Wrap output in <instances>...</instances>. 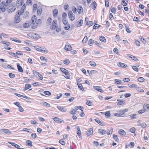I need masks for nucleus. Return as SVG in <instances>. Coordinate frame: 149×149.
Here are the masks:
<instances>
[{"label":"nucleus","mask_w":149,"mask_h":149,"mask_svg":"<svg viewBox=\"0 0 149 149\" xmlns=\"http://www.w3.org/2000/svg\"><path fill=\"white\" fill-rule=\"evenodd\" d=\"M99 38L100 40L101 41L104 42H106V39L104 36H101Z\"/></svg>","instance_id":"nucleus-17"},{"label":"nucleus","mask_w":149,"mask_h":149,"mask_svg":"<svg viewBox=\"0 0 149 149\" xmlns=\"http://www.w3.org/2000/svg\"><path fill=\"white\" fill-rule=\"evenodd\" d=\"M83 23V20L81 19H80L78 21V24L77 25V26L78 27L80 26H82V24Z\"/></svg>","instance_id":"nucleus-24"},{"label":"nucleus","mask_w":149,"mask_h":149,"mask_svg":"<svg viewBox=\"0 0 149 149\" xmlns=\"http://www.w3.org/2000/svg\"><path fill=\"white\" fill-rule=\"evenodd\" d=\"M57 21L56 19L54 20L52 24V25L50 27V28L51 29H55L57 28Z\"/></svg>","instance_id":"nucleus-4"},{"label":"nucleus","mask_w":149,"mask_h":149,"mask_svg":"<svg viewBox=\"0 0 149 149\" xmlns=\"http://www.w3.org/2000/svg\"><path fill=\"white\" fill-rule=\"evenodd\" d=\"M137 115L136 114H133L130 115V118L132 119H134L136 118V116Z\"/></svg>","instance_id":"nucleus-34"},{"label":"nucleus","mask_w":149,"mask_h":149,"mask_svg":"<svg viewBox=\"0 0 149 149\" xmlns=\"http://www.w3.org/2000/svg\"><path fill=\"white\" fill-rule=\"evenodd\" d=\"M19 107V110L21 112H22L24 111V109L22 108L21 106L20 105L18 107Z\"/></svg>","instance_id":"nucleus-63"},{"label":"nucleus","mask_w":149,"mask_h":149,"mask_svg":"<svg viewBox=\"0 0 149 149\" xmlns=\"http://www.w3.org/2000/svg\"><path fill=\"white\" fill-rule=\"evenodd\" d=\"M111 12L112 13L115 14L116 13V10L114 7H113L111 10Z\"/></svg>","instance_id":"nucleus-60"},{"label":"nucleus","mask_w":149,"mask_h":149,"mask_svg":"<svg viewBox=\"0 0 149 149\" xmlns=\"http://www.w3.org/2000/svg\"><path fill=\"white\" fill-rule=\"evenodd\" d=\"M94 40L92 39H90L88 41V45L89 46H91L93 43L94 42Z\"/></svg>","instance_id":"nucleus-39"},{"label":"nucleus","mask_w":149,"mask_h":149,"mask_svg":"<svg viewBox=\"0 0 149 149\" xmlns=\"http://www.w3.org/2000/svg\"><path fill=\"white\" fill-rule=\"evenodd\" d=\"M105 2L106 6L108 7L109 6V2L108 0H105Z\"/></svg>","instance_id":"nucleus-56"},{"label":"nucleus","mask_w":149,"mask_h":149,"mask_svg":"<svg viewBox=\"0 0 149 149\" xmlns=\"http://www.w3.org/2000/svg\"><path fill=\"white\" fill-rule=\"evenodd\" d=\"M22 12H20L19 10L18 11L17 13L16 14L15 17L14 22L15 23H18L20 22L21 20L20 16L21 15H22Z\"/></svg>","instance_id":"nucleus-2"},{"label":"nucleus","mask_w":149,"mask_h":149,"mask_svg":"<svg viewBox=\"0 0 149 149\" xmlns=\"http://www.w3.org/2000/svg\"><path fill=\"white\" fill-rule=\"evenodd\" d=\"M31 87L30 84H26L25 86V88L24 89V90L25 91L26 89H28Z\"/></svg>","instance_id":"nucleus-28"},{"label":"nucleus","mask_w":149,"mask_h":149,"mask_svg":"<svg viewBox=\"0 0 149 149\" xmlns=\"http://www.w3.org/2000/svg\"><path fill=\"white\" fill-rule=\"evenodd\" d=\"M8 143L11 144L12 146H14L15 148H17V149H18L19 148H20V146L18 145L15 144L14 143H13L11 142H8Z\"/></svg>","instance_id":"nucleus-15"},{"label":"nucleus","mask_w":149,"mask_h":149,"mask_svg":"<svg viewBox=\"0 0 149 149\" xmlns=\"http://www.w3.org/2000/svg\"><path fill=\"white\" fill-rule=\"evenodd\" d=\"M38 47L34 46V47L36 49V50L38 51H44L45 52V50H42L41 47L38 48Z\"/></svg>","instance_id":"nucleus-27"},{"label":"nucleus","mask_w":149,"mask_h":149,"mask_svg":"<svg viewBox=\"0 0 149 149\" xmlns=\"http://www.w3.org/2000/svg\"><path fill=\"white\" fill-rule=\"evenodd\" d=\"M33 73L35 75L37 76V75L38 76L40 75V76H41V75L38 72L35 71L34 72L33 70Z\"/></svg>","instance_id":"nucleus-54"},{"label":"nucleus","mask_w":149,"mask_h":149,"mask_svg":"<svg viewBox=\"0 0 149 149\" xmlns=\"http://www.w3.org/2000/svg\"><path fill=\"white\" fill-rule=\"evenodd\" d=\"M132 68L133 69L134 71L137 72H138L139 71V69L136 66L133 65L132 66Z\"/></svg>","instance_id":"nucleus-40"},{"label":"nucleus","mask_w":149,"mask_h":149,"mask_svg":"<svg viewBox=\"0 0 149 149\" xmlns=\"http://www.w3.org/2000/svg\"><path fill=\"white\" fill-rule=\"evenodd\" d=\"M135 131H136V129L134 127H133L130 128V131L131 132L133 133H134L135 132Z\"/></svg>","instance_id":"nucleus-57"},{"label":"nucleus","mask_w":149,"mask_h":149,"mask_svg":"<svg viewBox=\"0 0 149 149\" xmlns=\"http://www.w3.org/2000/svg\"><path fill=\"white\" fill-rule=\"evenodd\" d=\"M118 66L121 68H125L128 67V66L127 65H125L124 63L120 62H119V63H118Z\"/></svg>","instance_id":"nucleus-14"},{"label":"nucleus","mask_w":149,"mask_h":149,"mask_svg":"<svg viewBox=\"0 0 149 149\" xmlns=\"http://www.w3.org/2000/svg\"><path fill=\"white\" fill-rule=\"evenodd\" d=\"M17 2L19 6H22L24 3V1L23 0H17Z\"/></svg>","instance_id":"nucleus-29"},{"label":"nucleus","mask_w":149,"mask_h":149,"mask_svg":"<svg viewBox=\"0 0 149 149\" xmlns=\"http://www.w3.org/2000/svg\"><path fill=\"white\" fill-rule=\"evenodd\" d=\"M9 54L11 56H12L16 57H17V58H19V57L17 55L16 53L12 52H9Z\"/></svg>","instance_id":"nucleus-46"},{"label":"nucleus","mask_w":149,"mask_h":149,"mask_svg":"<svg viewBox=\"0 0 149 149\" xmlns=\"http://www.w3.org/2000/svg\"><path fill=\"white\" fill-rule=\"evenodd\" d=\"M9 8V5L7 4V3L2 2L0 3V10L2 12Z\"/></svg>","instance_id":"nucleus-1"},{"label":"nucleus","mask_w":149,"mask_h":149,"mask_svg":"<svg viewBox=\"0 0 149 149\" xmlns=\"http://www.w3.org/2000/svg\"><path fill=\"white\" fill-rule=\"evenodd\" d=\"M88 38L87 36H85L82 40V43H85L88 40Z\"/></svg>","instance_id":"nucleus-33"},{"label":"nucleus","mask_w":149,"mask_h":149,"mask_svg":"<svg viewBox=\"0 0 149 149\" xmlns=\"http://www.w3.org/2000/svg\"><path fill=\"white\" fill-rule=\"evenodd\" d=\"M75 128H76L77 129V135H78L79 138H81V139H82V136L81 134V132L80 130V129L78 126H76L75 127Z\"/></svg>","instance_id":"nucleus-5"},{"label":"nucleus","mask_w":149,"mask_h":149,"mask_svg":"<svg viewBox=\"0 0 149 149\" xmlns=\"http://www.w3.org/2000/svg\"><path fill=\"white\" fill-rule=\"evenodd\" d=\"M92 102L89 100H87L86 102V104L88 106H91V105Z\"/></svg>","instance_id":"nucleus-52"},{"label":"nucleus","mask_w":149,"mask_h":149,"mask_svg":"<svg viewBox=\"0 0 149 149\" xmlns=\"http://www.w3.org/2000/svg\"><path fill=\"white\" fill-rule=\"evenodd\" d=\"M63 23L64 24L66 25V24H68V21L66 19H63Z\"/></svg>","instance_id":"nucleus-50"},{"label":"nucleus","mask_w":149,"mask_h":149,"mask_svg":"<svg viewBox=\"0 0 149 149\" xmlns=\"http://www.w3.org/2000/svg\"><path fill=\"white\" fill-rule=\"evenodd\" d=\"M66 65H68L70 63V60L69 59H67L64 61L63 62Z\"/></svg>","instance_id":"nucleus-53"},{"label":"nucleus","mask_w":149,"mask_h":149,"mask_svg":"<svg viewBox=\"0 0 149 149\" xmlns=\"http://www.w3.org/2000/svg\"><path fill=\"white\" fill-rule=\"evenodd\" d=\"M143 109L145 111L146 110H149V104H145L143 106Z\"/></svg>","instance_id":"nucleus-19"},{"label":"nucleus","mask_w":149,"mask_h":149,"mask_svg":"<svg viewBox=\"0 0 149 149\" xmlns=\"http://www.w3.org/2000/svg\"><path fill=\"white\" fill-rule=\"evenodd\" d=\"M124 101L123 100H120V101L118 102L117 105H121L123 104L124 103Z\"/></svg>","instance_id":"nucleus-59"},{"label":"nucleus","mask_w":149,"mask_h":149,"mask_svg":"<svg viewBox=\"0 0 149 149\" xmlns=\"http://www.w3.org/2000/svg\"><path fill=\"white\" fill-rule=\"evenodd\" d=\"M30 26V24L29 23H25L23 24V26L25 28H28Z\"/></svg>","instance_id":"nucleus-37"},{"label":"nucleus","mask_w":149,"mask_h":149,"mask_svg":"<svg viewBox=\"0 0 149 149\" xmlns=\"http://www.w3.org/2000/svg\"><path fill=\"white\" fill-rule=\"evenodd\" d=\"M115 83L117 84H120L121 83V81L120 79H115L114 80Z\"/></svg>","instance_id":"nucleus-35"},{"label":"nucleus","mask_w":149,"mask_h":149,"mask_svg":"<svg viewBox=\"0 0 149 149\" xmlns=\"http://www.w3.org/2000/svg\"><path fill=\"white\" fill-rule=\"evenodd\" d=\"M59 142L63 145H64L65 144V142L62 139H60L59 140Z\"/></svg>","instance_id":"nucleus-51"},{"label":"nucleus","mask_w":149,"mask_h":149,"mask_svg":"<svg viewBox=\"0 0 149 149\" xmlns=\"http://www.w3.org/2000/svg\"><path fill=\"white\" fill-rule=\"evenodd\" d=\"M113 129L112 127L111 128L109 132H107V133L108 135L111 134L113 133Z\"/></svg>","instance_id":"nucleus-42"},{"label":"nucleus","mask_w":149,"mask_h":149,"mask_svg":"<svg viewBox=\"0 0 149 149\" xmlns=\"http://www.w3.org/2000/svg\"><path fill=\"white\" fill-rule=\"evenodd\" d=\"M58 13V10L57 9H54L53 12V14L54 16L55 17L57 16Z\"/></svg>","instance_id":"nucleus-20"},{"label":"nucleus","mask_w":149,"mask_h":149,"mask_svg":"<svg viewBox=\"0 0 149 149\" xmlns=\"http://www.w3.org/2000/svg\"><path fill=\"white\" fill-rule=\"evenodd\" d=\"M128 86L131 88H137L138 86V85L135 84H128Z\"/></svg>","instance_id":"nucleus-22"},{"label":"nucleus","mask_w":149,"mask_h":149,"mask_svg":"<svg viewBox=\"0 0 149 149\" xmlns=\"http://www.w3.org/2000/svg\"><path fill=\"white\" fill-rule=\"evenodd\" d=\"M136 90L139 92L141 93L144 92V91L143 89H141L140 88L138 87L136 88Z\"/></svg>","instance_id":"nucleus-49"},{"label":"nucleus","mask_w":149,"mask_h":149,"mask_svg":"<svg viewBox=\"0 0 149 149\" xmlns=\"http://www.w3.org/2000/svg\"><path fill=\"white\" fill-rule=\"evenodd\" d=\"M113 138L115 139L116 141H119V139L117 135L114 134L113 135Z\"/></svg>","instance_id":"nucleus-31"},{"label":"nucleus","mask_w":149,"mask_h":149,"mask_svg":"<svg viewBox=\"0 0 149 149\" xmlns=\"http://www.w3.org/2000/svg\"><path fill=\"white\" fill-rule=\"evenodd\" d=\"M57 107L59 110L62 112H65L66 111V109L64 107L57 106Z\"/></svg>","instance_id":"nucleus-9"},{"label":"nucleus","mask_w":149,"mask_h":149,"mask_svg":"<svg viewBox=\"0 0 149 149\" xmlns=\"http://www.w3.org/2000/svg\"><path fill=\"white\" fill-rule=\"evenodd\" d=\"M31 136L34 139H35L36 138L37 135L36 133H33L31 134Z\"/></svg>","instance_id":"nucleus-62"},{"label":"nucleus","mask_w":149,"mask_h":149,"mask_svg":"<svg viewBox=\"0 0 149 149\" xmlns=\"http://www.w3.org/2000/svg\"><path fill=\"white\" fill-rule=\"evenodd\" d=\"M78 11L79 13H81L83 11V8L81 6H79L78 8Z\"/></svg>","instance_id":"nucleus-26"},{"label":"nucleus","mask_w":149,"mask_h":149,"mask_svg":"<svg viewBox=\"0 0 149 149\" xmlns=\"http://www.w3.org/2000/svg\"><path fill=\"white\" fill-rule=\"evenodd\" d=\"M67 14L65 12H64L63 13L62 18L63 19H66L67 17Z\"/></svg>","instance_id":"nucleus-44"},{"label":"nucleus","mask_w":149,"mask_h":149,"mask_svg":"<svg viewBox=\"0 0 149 149\" xmlns=\"http://www.w3.org/2000/svg\"><path fill=\"white\" fill-rule=\"evenodd\" d=\"M77 85L78 88L82 90L83 91L84 90V88L82 84L80 83H78Z\"/></svg>","instance_id":"nucleus-23"},{"label":"nucleus","mask_w":149,"mask_h":149,"mask_svg":"<svg viewBox=\"0 0 149 149\" xmlns=\"http://www.w3.org/2000/svg\"><path fill=\"white\" fill-rule=\"evenodd\" d=\"M69 8V5L68 4H67L65 5H64V8L65 10H67L68 8Z\"/></svg>","instance_id":"nucleus-61"},{"label":"nucleus","mask_w":149,"mask_h":149,"mask_svg":"<svg viewBox=\"0 0 149 149\" xmlns=\"http://www.w3.org/2000/svg\"><path fill=\"white\" fill-rule=\"evenodd\" d=\"M104 113L106 116H108V118L110 117L111 116V114L110 111H107L105 112Z\"/></svg>","instance_id":"nucleus-38"},{"label":"nucleus","mask_w":149,"mask_h":149,"mask_svg":"<svg viewBox=\"0 0 149 149\" xmlns=\"http://www.w3.org/2000/svg\"><path fill=\"white\" fill-rule=\"evenodd\" d=\"M123 81L125 82H127L130 81V79L129 78H125L123 79Z\"/></svg>","instance_id":"nucleus-58"},{"label":"nucleus","mask_w":149,"mask_h":149,"mask_svg":"<svg viewBox=\"0 0 149 149\" xmlns=\"http://www.w3.org/2000/svg\"><path fill=\"white\" fill-rule=\"evenodd\" d=\"M121 135L125 136L126 134L125 132L123 130H120L118 132Z\"/></svg>","instance_id":"nucleus-21"},{"label":"nucleus","mask_w":149,"mask_h":149,"mask_svg":"<svg viewBox=\"0 0 149 149\" xmlns=\"http://www.w3.org/2000/svg\"><path fill=\"white\" fill-rule=\"evenodd\" d=\"M139 38L141 41L143 43L146 44V41L145 39L141 36L139 37Z\"/></svg>","instance_id":"nucleus-32"},{"label":"nucleus","mask_w":149,"mask_h":149,"mask_svg":"<svg viewBox=\"0 0 149 149\" xmlns=\"http://www.w3.org/2000/svg\"><path fill=\"white\" fill-rule=\"evenodd\" d=\"M1 131L2 132L5 134H8L10 132L9 130L8 129H2Z\"/></svg>","instance_id":"nucleus-25"},{"label":"nucleus","mask_w":149,"mask_h":149,"mask_svg":"<svg viewBox=\"0 0 149 149\" xmlns=\"http://www.w3.org/2000/svg\"><path fill=\"white\" fill-rule=\"evenodd\" d=\"M95 121L97 122L98 124L99 125H100L101 126H104V124L103 123L101 122L100 120L99 119H95Z\"/></svg>","instance_id":"nucleus-18"},{"label":"nucleus","mask_w":149,"mask_h":149,"mask_svg":"<svg viewBox=\"0 0 149 149\" xmlns=\"http://www.w3.org/2000/svg\"><path fill=\"white\" fill-rule=\"evenodd\" d=\"M93 128H90L86 132V133L88 136L91 135L93 134Z\"/></svg>","instance_id":"nucleus-7"},{"label":"nucleus","mask_w":149,"mask_h":149,"mask_svg":"<svg viewBox=\"0 0 149 149\" xmlns=\"http://www.w3.org/2000/svg\"><path fill=\"white\" fill-rule=\"evenodd\" d=\"M53 119L54 121L58 123H61L62 122H64L63 120L60 119L58 117H55L53 118Z\"/></svg>","instance_id":"nucleus-11"},{"label":"nucleus","mask_w":149,"mask_h":149,"mask_svg":"<svg viewBox=\"0 0 149 149\" xmlns=\"http://www.w3.org/2000/svg\"><path fill=\"white\" fill-rule=\"evenodd\" d=\"M98 132L102 135H104L107 133V131L102 129H100L98 130Z\"/></svg>","instance_id":"nucleus-8"},{"label":"nucleus","mask_w":149,"mask_h":149,"mask_svg":"<svg viewBox=\"0 0 149 149\" xmlns=\"http://www.w3.org/2000/svg\"><path fill=\"white\" fill-rule=\"evenodd\" d=\"M31 124H32L37 125L38 124V123L34 120H31Z\"/></svg>","instance_id":"nucleus-48"},{"label":"nucleus","mask_w":149,"mask_h":149,"mask_svg":"<svg viewBox=\"0 0 149 149\" xmlns=\"http://www.w3.org/2000/svg\"><path fill=\"white\" fill-rule=\"evenodd\" d=\"M37 17L36 15H33L31 19V21L32 23L34 24L36 21Z\"/></svg>","instance_id":"nucleus-13"},{"label":"nucleus","mask_w":149,"mask_h":149,"mask_svg":"<svg viewBox=\"0 0 149 149\" xmlns=\"http://www.w3.org/2000/svg\"><path fill=\"white\" fill-rule=\"evenodd\" d=\"M17 68L19 71L20 72H23V70L22 67L20 66V64L19 63H17Z\"/></svg>","instance_id":"nucleus-16"},{"label":"nucleus","mask_w":149,"mask_h":149,"mask_svg":"<svg viewBox=\"0 0 149 149\" xmlns=\"http://www.w3.org/2000/svg\"><path fill=\"white\" fill-rule=\"evenodd\" d=\"M93 88L95 89L101 93H103V91L101 89V87L100 86H94Z\"/></svg>","instance_id":"nucleus-12"},{"label":"nucleus","mask_w":149,"mask_h":149,"mask_svg":"<svg viewBox=\"0 0 149 149\" xmlns=\"http://www.w3.org/2000/svg\"><path fill=\"white\" fill-rule=\"evenodd\" d=\"M138 80L140 82H143L145 80L142 77H139L138 79Z\"/></svg>","instance_id":"nucleus-45"},{"label":"nucleus","mask_w":149,"mask_h":149,"mask_svg":"<svg viewBox=\"0 0 149 149\" xmlns=\"http://www.w3.org/2000/svg\"><path fill=\"white\" fill-rule=\"evenodd\" d=\"M9 77L11 78H14L15 77V75L14 74L10 73L8 74Z\"/></svg>","instance_id":"nucleus-43"},{"label":"nucleus","mask_w":149,"mask_h":149,"mask_svg":"<svg viewBox=\"0 0 149 149\" xmlns=\"http://www.w3.org/2000/svg\"><path fill=\"white\" fill-rule=\"evenodd\" d=\"M89 64L93 67H95L96 66V63L94 61H90L89 62Z\"/></svg>","instance_id":"nucleus-36"},{"label":"nucleus","mask_w":149,"mask_h":149,"mask_svg":"<svg viewBox=\"0 0 149 149\" xmlns=\"http://www.w3.org/2000/svg\"><path fill=\"white\" fill-rule=\"evenodd\" d=\"M68 15L70 20L72 21H73L75 18V16L73 15L72 12V11H70L68 13Z\"/></svg>","instance_id":"nucleus-6"},{"label":"nucleus","mask_w":149,"mask_h":149,"mask_svg":"<svg viewBox=\"0 0 149 149\" xmlns=\"http://www.w3.org/2000/svg\"><path fill=\"white\" fill-rule=\"evenodd\" d=\"M26 143L27 145L28 146H32V142L30 140H27Z\"/></svg>","instance_id":"nucleus-30"},{"label":"nucleus","mask_w":149,"mask_h":149,"mask_svg":"<svg viewBox=\"0 0 149 149\" xmlns=\"http://www.w3.org/2000/svg\"><path fill=\"white\" fill-rule=\"evenodd\" d=\"M133 20L134 21L137 22H140V21L139 20V18H138V17H134V19H133Z\"/></svg>","instance_id":"nucleus-55"},{"label":"nucleus","mask_w":149,"mask_h":149,"mask_svg":"<svg viewBox=\"0 0 149 149\" xmlns=\"http://www.w3.org/2000/svg\"><path fill=\"white\" fill-rule=\"evenodd\" d=\"M124 95L125 97L127 98L130 97L131 95V94L130 93H127L125 94Z\"/></svg>","instance_id":"nucleus-64"},{"label":"nucleus","mask_w":149,"mask_h":149,"mask_svg":"<svg viewBox=\"0 0 149 149\" xmlns=\"http://www.w3.org/2000/svg\"><path fill=\"white\" fill-rule=\"evenodd\" d=\"M72 47L68 43H67L66 44L65 49V50L67 51L70 50L71 49Z\"/></svg>","instance_id":"nucleus-10"},{"label":"nucleus","mask_w":149,"mask_h":149,"mask_svg":"<svg viewBox=\"0 0 149 149\" xmlns=\"http://www.w3.org/2000/svg\"><path fill=\"white\" fill-rule=\"evenodd\" d=\"M97 72L95 70H91L89 73V75L90 76H91L93 74H95L96 73H97Z\"/></svg>","instance_id":"nucleus-41"},{"label":"nucleus","mask_w":149,"mask_h":149,"mask_svg":"<svg viewBox=\"0 0 149 149\" xmlns=\"http://www.w3.org/2000/svg\"><path fill=\"white\" fill-rule=\"evenodd\" d=\"M61 71L64 74H65L66 76L65 77L67 79H70V76L69 75V72L68 70H66L64 68L61 67L60 68Z\"/></svg>","instance_id":"nucleus-3"},{"label":"nucleus","mask_w":149,"mask_h":149,"mask_svg":"<svg viewBox=\"0 0 149 149\" xmlns=\"http://www.w3.org/2000/svg\"><path fill=\"white\" fill-rule=\"evenodd\" d=\"M135 43L137 46H140V42L137 40H135Z\"/></svg>","instance_id":"nucleus-47"}]
</instances>
